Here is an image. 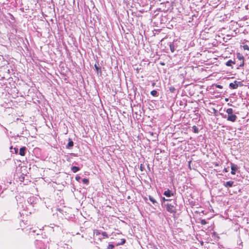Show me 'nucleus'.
Here are the masks:
<instances>
[{
	"label": "nucleus",
	"mask_w": 249,
	"mask_h": 249,
	"mask_svg": "<svg viewBox=\"0 0 249 249\" xmlns=\"http://www.w3.org/2000/svg\"><path fill=\"white\" fill-rule=\"evenodd\" d=\"M166 210L171 213L175 214L177 213L176 207L177 206V200H174L171 203L164 204Z\"/></svg>",
	"instance_id": "nucleus-1"
},
{
	"label": "nucleus",
	"mask_w": 249,
	"mask_h": 249,
	"mask_svg": "<svg viewBox=\"0 0 249 249\" xmlns=\"http://www.w3.org/2000/svg\"><path fill=\"white\" fill-rule=\"evenodd\" d=\"M231 174L232 175H235L236 174V171L238 170V166L236 164H235L232 163H231Z\"/></svg>",
	"instance_id": "nucleus-2"
},
{
	"label": "nucleus",
	"mask_w": 249,
	"mask_h": 249,
	"mask_svg": "<svg viewBox=\"0 0 249 249\" xmlns=\"http://www.w3.org/2000/svg\"><path fill=\"white\" fill-rule=\"evenodd\" d=\"M237 119V116L233 114L228 115L227 120L231 122H235Z\"/></svg>",
	"instance_id": "nucleus-3"
},
{
	"label": "nucleus",
	"mask_w": 249,
	"mask_h": 249,
	"mask_svg": "<svg viewBox=\"0 0 249 249\" xmlns=\"http://www.w3.org/2000/svg\"><path fill=\"white\" fill-rule=\"evenodd\" d=\"M237 57L238 58L239 60H240L241 61L240 64H239V66L240 67L243 66L244 64V57H243V56L242 55H241L239 53H238L237 54Z\"/></svg>",
	"instance_id": "nucleus-4"
},
{
	"label": "nucleus",
	"mask_w": 249,
	"mask_h": 249,
	"mask_svg": "<svg viewBox=\"0 0 249 249\" xmlns=\"http://www.w3.org/2000/svg\"><path fill=\"white\" fill-rule=\"evenodd\" d=\"M238 83L239 82L237 81H235L234 83H231L230 84L229 87L231 89H236L238 88Z\"/></svg>",
	"instance_id": "nucleus-5"
},
{
	"label": "nucleus",
	"mask_w": 249,
	"mask_h": 249,
	"mask_svg": "<svg viewBox=\"0 0 249 249\" xmlns=\"http://www.w3.org/2000/svg\"><path fill=\"white\" fill-rule=\"evenodd\" d=\"M163 195L167 197H171L174 196V193L168 189L164 191Z\"/></svg>",
	"instance_id": "nucleus-6"
},
{
	"label": "nucleus",
	"mask_w": 249,
	"mask_h": 249,
	"mask_svg": "<svg viewBox=\"0 0 249 249\" xmlns=\"http://www.w3.org/2000/svg\"><path fill=\"white\" fill-rule=\"evenodd\" d=\"M234 183V182L232 181H227L226 182H225L224 183V185L225 187H227V188H229V187H231L233 185Z\"/></svg>",
	"instance_id": "nucleus-7"
},
{
	"label": "nucleus",
	"mask_w": 249,
	"mask_h": 249,
	"mask_svg": "<svg viewBox=\"0 0 249 249\" xmlns=\"http://www.w3.org/2000/svg\"><path fill=\"white\" fill-rule=\"evenodd\" d=\"M26 148L24 146L22 147L19 149V154L22 156H24L25 154Z\"/></svg>",
	"instance_id": "nucleus-8"
},
{
	"label": "nucleus",
	"mask_w": 249,
	"mask_h": 249,
	"mask_svg": "<svg viewBox=\"0 0 249 249\" xmlns=\"http://www.w3.org/2000/svg\"><path fill=\"white\" fill-rule=\"evenodd\" d=\"M73 142L71 139H69V142L66 146L67 148L71 149L72 147H73Z\"/></svg>",
	"instance_id": "nucleus-9"
},
{
	"label": "nucleus",
	"mask_w": 249,
	"mask_h": 249,
	"mask_svg": "<svg viewBox=\"0 0 249 249\" xmlns=\"http://www.w3.org/2000/svg\"><path fill=\"white\" fill-rule=\"evenodd\" d=\"M149 199L155 206H157L158 203L153 197L151 196H149Z\"/></svg>",
	"instance_id": "nucleus-10"
},
{
	"label": "nucleus",
	"mask_w": 249,
	"mask_h": 249,
	"mask_svg": "<svg viewBox=\"0 0 249 249\" xmlns=\"http://www.w3.org/2000/svg\"><path fill=\"white\" fill-rule=\"evenodd\" d=\"M170 49L172 53H174L175 50V45L173 42L170 43L169 44Z\"/></svg>",
	"instance_id": "nucleus-11"
},
{
	"label": "nucleus",
	"mask_w": 249,
	"mask_h": 249,
	"mask_svg": "<svg viewBox=\"0 0 249 249\" xmlns=\"http://www.w3.org/2000/svg\"><path fill=\"white\" fill-rule=\"evenodd\" d=\"M79 170H80V168L77 166H72L71 167V171L73 173H76L77 172H78Z\"/></svg>",
	"instance_id": "nucleus-12"
},
{
	"label": "nucleus",
	"mask_w": 249,
	"mask_h": 249,
	"mask_svg": "<svg viewBox=\"0 0 249 249\" xmlns=\"http://www.w3.org/2000/svg\"><path fill=\"white\" fill-rule=\"evenodd\" d=\"M94 68L97 71V72L98 73L99 72H100L101 73V69L100 67H98L96 64L94 65Z\"/></svg>",
	"instance_id": "nucleus-13"
},
{
	"label": "nucleus",
	"mask_w": 249,
	"mask_h": 249,
	"mask_svg": "<svg viewBox=\"0 0 249 249\" xmlns=\"http://www.w3.org/2000/svg\"><path fill=\"white\" fill-rule=\"evenodd\" d=\"M150 94L152 96H155V97H157L158 95V92L156 90H153L151 91V92H150Z\"/></svg>",
	"instance_id": "nucleus-14"
},
{
	"label": "nucleus",
	"mask_w": 249,
	"mask_h": 249,
	"mask_svg": "<svg viewBox=\"0 0 249 249\" xmlns=\"http://www.w3.org/2000/svg\"><path fill=\"white\" fill-rule=\"evenodd\" d=\"M233 109L231 108H228L226 110V113L228 114V115L233 114Z\"/></svg>",
	"instance_id": "nucleus-15"
},
{
	"label": "nucleus",
	"mask_w": 249,
	"mask_h": 249,
	"mask_svg": "<svg viewBox=\"0 0 249 249\" xmlns=\"http://www.w3.org/2000/svg\"><path fill=\"white\" fill-rule=\"evenodd\" d=\"M192 128L193 129V131H194V133H198L199 129H198V128L196 125H194L192 127Z\"/></svg>",
	"instance_id": "nucleus-16"
},
{
	"label": "nucleus",
	"mask_w": 249,
	"mask_h": 249,
	"mask_svg": "<svg viewBox=\"0 0 249 249\" xmlns=\"http://www.w3.org/2000/svg\"><path fill=\"white\" fill-rule=\"evenodd\" d=\"M234 63V62L232 61L231 60H229L226 62V65L227 66H231V65Z\"/></svg>",
	"instance_id": "nucleus-17"
},
{
	"label": "nucleus",
	"mask_w": 249,
	"mask_h": 249,
	"mask_svg": "<svg viewBox=\"0 0 249 249\" xmlns=\"http://www.w3.org/2000/svg\"><path fill=\"white\" fill-rule=\"evenodd\" d=\"M82 182L84 183V184H88L89 183V180L87 178H84L83 179H82Z\"/></svg>",
	"instance_id": "nucleus-18"
},
{
	"label": "nucleus",
	"mask_w": 249,
	"mask_h": 249,
	"mask_svg": "<svg viewBox=\"0 0 249 249\" xmlns=\"http://www.w3.org/2000/svg\"><path fill=\"white\" fill-rule=\"evenodd\" d=\"M176 90V89L174 87L171 86L169 88V91L172 93H174Z\"/></svg>",
	"instance_id": "nucleus-19"
},
{
	"label": "nucleus",
	"mask_w": 249,
	"mask_h": 249,
	"mask_svg": "<svg viewBox=\"0 0 249 249\" xmlns=\"http://www.w3.org/2000/svg\"><path fill=\"white\" fill-rule=\"evenodd\" d=\"M114 248V246L112 244H109L107 248V249H113Z\"/></svg>",
	"instance_id": "nucleus-20"
},
{
	"label": "nucleus",
	"mask_w": 249,
	"mask_h": 249,
	"mask_svg": "<svg viewBox=\"0 0 249 249\" xmlns=\"http://www.w3.org/2000/svg\"><path fill=\"white\" fill-rule=\"evenodd\" d=\"M125 243V240L124 239H122L121 242L118 243L117 245L118 246V245H123Z\"/></svg>",
	"instance_id": "nucleus-21"
},
{
	"label": "nucleus",
	"mask_w": 249,
	"mask_h": 249,
	"mask_svg": "<svg viewBox=\"0 0 249 249\" xmlns=\"http://www.w3.org/2000/svg\"><path fill=\"white\" fill-rule=\"evenodd\" d=\"M102 235L104 237H108V235L107 233L106 232H105V231L102 232Z\"/></svg>",
	"instance_id": "nucleus-22"
},
{
	"label": "nucleus",
	"mask_w": 249,
	"mask_h": 249,
	"mask_svg": "<svg viewBox=\"0 0 249 249\" xmlns=\"http://www.w3.org/2000/svg\"><path fill=\"white\" fill-rule=\"evenodd\" d=\"M140 169L141 171H143L144 170V166L142 164L140 165Z\"/></svg>",
	"instance_id": "nucleus-23"
},
{
	"label": "nucleus",
	"mask_w": 249,
	"mask_h": 249,
	"mask_svg": "<svg viewBox=\"0 0 249 249\" xmlns=\"http://www.w3.org/2000/svg\"><path fill=\"white\" fill-rule=\"evenodd\" d=\"M161 202L162 203L165 202L166 201H167V199H166L164 197H161Z\"/></svg>",
	"instance_id": "nucleus-24"
},
{
	"label": "nucleus",
	"mask_w": 249,
	"mask_h": 249,
	"mask_svg": "<svg viewBox=\"0 0 249 249\" xmlns=\"http://www.w3.org/2000/svg\"><path fill=\"white\" fill-rule=\"evenodd\" d=\"M243 48L245 50H249V46L247 45H245L243 46Z\"/></svg>",
	"instance_id": "nucleus-25"
},
{
	"label": "nucleus",
	"mask_w": 249,
	"mask_h": 249,
	"mask_svg": "<svg viewBox=\"0 0 249 249\" xmlns=\"http://www.w3.org/2000/svg\"><path fill=\"white\" fill-rule=\"evenodd\" d=\"M81 179V177L79 176H76L75 177V179L78 181H79Z\"/></svg>",
	"instance_id": "nucleus-26"
},
{
	"label": "nucleus",
	"mask_w": 249,
	"mask_h": 249,
	"mask_svg": "<svg viewBox=\"0 0 249 249\" xmlns=\"http://www.w3.org/2000/svg\"><path fill=\"white\" fill-rule=\"evenodd\" d=\"M94 233H95L96 235H98L100 234V232L99 231L96 230L95 231Z\"/></svg>",
	"instance_id": "nucleus-27"
},
{
	"label": "nucleus",
	"mask_w": 249,
	"mask_h": 249,
	"mask_svg": "<svg viewBox=\"0 0 249 249\" xmlns=\"http://www.w3.org/2000/svg\"><path fill=\"white\" fill-rule=\"evenodd\" d=\"M201 223L202 225H205L206 224V222L205 220L203 219V220H201Z\"/></svg>",
	"instance_id": "nucleus-28"
},
{
	"label": "nucleus",
	"mask_w": 249,
	"mask_h": 249,
	"mask_svg": "<svg viewBox=\"0 0 249 249\" xmlns=\"http://www.w3.org/2000/svg\"><path fill=\"white\" fill-rule=\"evenodd\" d=\"M224 171L225 172H229V169L228 168H225L224 169Z\"/></svg>",
	"instance_id": "nucleus-29"
},
{
	"label": "nucleus",
	"mask_w": 249,
	"mask_h": 249,
	"mask_svg": "<svg viewBox=\"0 0 249 249\" xmlns=\"http://www.w3.org/2000/svg\"><path fill=\"white\" fill-rule=\"evenodd\" d=\"M216 87H217V88H218L219 89H222V86H221V85H216Z\"/></svg>",
	"instance_id": "nucleus-30"
},
{
	"label": "nucleus",
	"mask_w": 249,
	"mask_h": 249,
	"mask_svg": "<svg viewBox=\"0 0 249 249\" xmlns=\"http://www.w3.org/2000/svg\"><path fill=\"white\" fill-rule=\"evenodd\" d=\"M14 149H15V152L17 153L18 151V148H15Z\"/></svg>",
	"instance_id": "nucleus-31"
},
{
	"label": "nucleus",
	"mask_w": 249,
	"mask_h": 249,
	"mask_svg": "<svg viewBox=\"0 0 249 249\" xmlns=\"http://www.w3.org/2000/svg\"><path fill=\"white\" fill-rule=\"evenodd\" d=\"M167 201L171 202V203L172 202L171 199H167Z\"/></svg>",
	"instance_id": "nucleus-32"
},
{
	"label": "nucleus",
	"mask_w": 249,
	"mask_h": 249,
	"mask_svg": "<svg viewBox=\"0 0 249 249\" xmlns=\"http://www.w3.org/2000/svg\"><path fill=\"white\" fill-rule=\"evenodd\" d=\"M246 9H248V5L246 6Z\"/></svg>",
	"instance_id": "nucleus-33"
}]
</instances>
